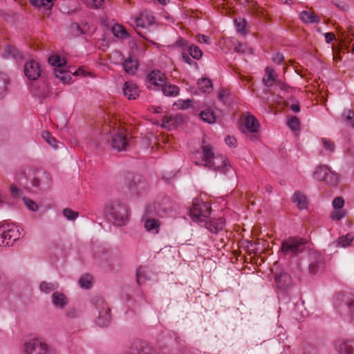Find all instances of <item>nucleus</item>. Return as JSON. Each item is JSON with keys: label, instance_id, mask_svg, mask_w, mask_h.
<instances>
[{"label": "nucleus", "instance_id": "cd10ccee", "mask_svg": "<svg viewBox=\"0 0 354 354\" xmlns=\"http://www.w3.org/2000/svg\"><path fill=\"white\" fill-rule=\"evenodd\" d=\"M300 19L306 24H314L319 21V17L317 15L306 10L301 12Z\"/></svg>", "mask_w": 354, "mask_h": 354}, {"label": "nucleus", "instance_id": "4c0bfd02", "mask_svg": "<svg viewBox=\"0 0 354 354\" xmlns=\"http://www.w3.org/2000/svg\"><path fill=\"white\" fill-rule=\"evenodd\" d=\"M145 268L140 266L136 271V281L139 285L142 284L148 279Z\"/></svg>", "mask_w": 354, "mask_h": 354}, {"label": "nucleus", "instance_id": "7c9ffc66", "mask_svg": "<svg viewBox=\"0 0 354 354\" xmlns=\"http://www.w3.org/2000/svg\"><path fill=\"white\" fill-rule=\"evenodd\" d=\"M341 119L347 125L354 129V111L351 109H344L341 114Z\"/></svg>", "mask_w": 354, "mask_h": 354}, {"label": "nucleus", "instance_id": "338daca9", "mask_svg": "<svg viewBox=\"0 0 354 354\" xmlns=\"http://www.w3.org/2000/svg\"><path fill=\"white\" fill-rule=\"evenodd\" d=\"M290 108L295 113H298L300 111V107H299V103L291 104Z\"/></svg>", "mask_w": 354, "mask_h": 354}, {"label": "nucleus", "instance_id": "052dcab7", "mask_svg": "<svg viewBox=\"0 0 354 354\" xmlns=\"http://www.w3.org/2000/svg\"><path fill=\"white\" fill-rule=\"evenodd\" d=\"M344 216V214L342 213L339 211L334 212L332 214V218L334 220H340Z\"/></svg>", "mask_w": 354, "mask_h": 354}, {"label": "nucleus", "instance_id": "bb28decb", "mask_svg": "<svg viewBox=\"0 0 354 354\" xmlns=\"http://www.w3.org/2000/svg\"><path fill=\"white\" fill-rule=\"evenodd\" d=\"M53 304L56 306L61 308H64L67 303V298L66 296L61 292H55L52 295Z\"/></svg>", "mask_w": 354, "mask_h": 354}, {"label": "nucleus", "instance_id": "f3484780", "mask_svg": "<svg viewBox=\"0 0 354 354\" xmlns=\"http://www.w3.org/2000/svg\"><path fill=\"white\" fill-rule=\"evenodd\" d=\"M324 259L322 255L318 253H312L310 254V263L308 271L311 274H316L323 267Z\"/></svg>", "mask_w": 354, "mask_h": 354}, {"label": "nucleus", "instance_id": "b1692460", "mask_svg": "<svg viewBox=\"0 0 354 354\" xmlns=\"http://www.w3.org/2000/svg\"><path fill=\"white\" fill-rule=\"evenodd\" d=\"M292 202L296 203L299 209H305L308 207V201L307 197L300 192H295L292 196Z\"/></svg>", "mask_w": 354, "mask_h": 354}, {"label": "nucleus", "instance_id": "423d86ee", "mask_svg": "<svg viewBox=\"0 0 354 354\" xmlns=\"http://www.w3.org/2000/svg\"><path fill=\"white\" fill-rule=\"evenodd\" d=\"M335 299V305L339 313H346L351 322H354V295L347 293L337 295Z\"/></svg>", "mask_w": 354, "mask_h": 354}, {"label": "nucleus", "instance_id": "6ab92c4d", "mask_svg": "<svg viewBox=\"0 0 354 354\" xmlns=\"http://www.w3.org/2000/svg\"><path fill=\"white\" fill-rule=\"evenodd\" d=\"M274 281L278 288L281 290L287 289L292 284V279L290 275L285 272H281L279 274H276Z\"/></svg>", "mask_w": 354, "mask_h": 354}, {"label": "nucleus", "instance_id": "a878e982", "mask_svg": "<svg viewBox=\"0 0 354 354\" xmlns=\"http://www.w3.org/2000/svg\"><path fill=\"white\" fill-rule=\"evenodd\" d=\"M225 223V219L223 218H218L206 223L205 225L206 228L211 232L217 234L218 232L223 230Z\"/></svg>", "mask_w": 354, "mask_h": 354}, {"label": "nucleus", "instance_id": "680f3d73", "mask_svg": "<svg viewBox=\"0 0 354 354\" xmlns=\"http://www.w3.org/2000/svg\"><path fill=\"white\" fill-rule=\"evenodd\" d=\"M246 49V46L243 44H239L237 46L234 47V51L237 53H245Z\"/></svg>", "mask_w": 354, "mask_h": 354}, {"label": "nucleus", "instance_id": "4468645a", "mask_svg": "<svg viewBox=\"0 0 354 354\" xmlns=\"http://www.w3.org/2000/svg\"><path fill=\"white\" fill-rule=\"evenodd\" d=\"M244 127L249 134L247 136L252 141L258 140V133L259 130V122L253 115H249L245 118Z\"/></svg>", "mask_w": 354, "mask_h": 354}, {"label": "nucleus", "instance_id": "e2e57ef3", "mask_svg": "<svg viewBox=\"0 0 354 354\" xmlns=\"http://www.w3.org/2000/svg\"><path fill=\"white\" fill-rule=\"evenodd\" d=\"M335 38V36L334 35V33L333 32H327L325 34V39H326V41L327 43H330L333 40H334Z\"/></svg>", "mask_w": 354, "mask_h": 354}, {"label": "nucleus", "instance_id": "bf43d9fd", "mask_svg": "<svg viewBox=\"0 0 354 354\" xmlns=\"http://www.w3.org/2000/svg\"><path fill=\"white\" fill-rule=\"evenodd\" d=\"M225 142L229 146H234L236 142V139L232 136H227L225 138Z\"/></svg>", "mask_w": 354, "mask_h": 354}, {"label": "nucleus", "instance_id": "2f4dec72", "mask_svg": "<svg viewBox=\"0 0 354 354\" xmlns=\"http://www.w3.org/2000/svg\"><path fill=\"white\" fill-rule=\"evenodd\" d=\"M179 121H183V115H166L162 119V126L165 127L174 126Z\"/></svg>", "mask_w": 354, "mask_h": 354}, {"label": "nucleus", "instance_id": "4d7b16f0", "mask_svg": "<svg viewBox=\"0 0 354 354\" xmlns=\"http://www.w3.org/2000/svg\"><path fill=\"white\" fill-rule=\"evenodd\" d=\"M182 59L185 62L189 65H192V64H197V63L194 62L186 53H182Z\"/></svg>", "mask_w": 354, "mask_h": 354}, {"label": "nucleus", "instance_id": "5fc2aeb1", "mask_svg": "<svg viewBox=\"0 0 354 354\" xmlns=\"http://www.w3.org/2000/svg\"><path fill=\"white\" fill-rule=\"evenodd\" d=\"M176 46L180 48L188 47V41L183 38H179L175 43Z\"/></svg>", "mask_w": 354, "mask_h": 354}, {"label": "nucleus", "instance_id": "6e6552de", "mask_svg": "<svg viewBox=\"0 0 354 354\" xmlns=\"http://www.w3.org/2000/svg\"><path fill=\"white\" fill-rule=\"evenodd\" d=\"M20 232L17 226L2 225L0 227V246H9L19 239Z\"/></svg>", "mask_w": 354, "mask_h": 354}, {"label": "nucleus", "instance_id": "8fccbe9b", "mask_svg": "<svg viewBox=\"0 0 354 354\" xmlns=\"http://www.w3.org/2000/svg\"><path fill=\"white\" fill-rule=\"evenodd\" d=\"M23 201L29 209L32 211H36L37 209L38 206L32 200L24 197Z\"/></svg>", "mask_w": 354, "mask_h": 354}, {"label": "nucleus", "instance_id": "9b49d317", "mask_svg": "<svg viewBox=\"0 0 354 354\" xmlns=\"http://www.w3.org/2000/svg\"><path fill=\"white\" fill-rule=\"evenodd\" d=\"M153 207L156 214L161 217L169 215L176 209V204L168 196L158 198Z\"/></svg>", "mask_w": 354, "mask_h": 354}, {"label": "nucleus", "instance_id": "ddd939ff", "mask_svg": "<svg viewBox=\"0 0 354 354\" xmlns=\"http://www.w3.org/2000/svg\"><path fill=\"white\" fill-rule=\"evenodd\" d=\"M30 182L33 187L41 191H46L51 187V177L45 171H35Z\"/></svg>", "mask_w": 354, "mask_h": 354}, {"label": "nucleus", "instance_id": "69168bd1", "mask_svg": "<svg viewBox=\"0 0 354 354\" xmlns=\"http://www.w3.org/2000/svg\"><path fill=\"white\" fill-rule=\"evenodd\" d=\"M274 84H276L277 86H279V88L281 90H286L288 88L287 84L279 80H277V81Z\"/></svg>", "mask_w": 354, "mask_h": 354}, {"label": "nucleus", "instance_id": "f257e3e1", "mask_svg": "<svg viewBox=\"0 0 354 354\" xmlns=\"http://www.w3.org/2000/svg\"><path fill=\"white\" fill-rule=\"evenodd\" d=\"M203 156L200 162H195L197 165H203L209 169L225 174L231 169L227 158L214 152L213 147L203 141L201 147Z\"/></svg>", "mask_w": 354, "mask_h": 354}, {"label": "nucleus", "instance_id": "1a4fd4ad", "mask_svg": "<svg viewBox=\"0 0 354 354\" xmlns=\"http://www.w3.org/2000/svg\"><path fill=\"white\" fill-rule=\"evenodd\" d=\"M211 213V207L207 203L196 201L193 202L192 207L190 209V216L194 221H205Z\"/></svg>", "mask_w": 354, "mask_h": 354}, {"label": "nucleus", "instance_id": "7ed1b4c3", "mask_svg": "<svg viewBox=\"0 0 354 354\" xmlns=\"http://www.w3.org/2000/svg\"><path fill=\"white\" fill-rule=\"evenodd\" d=\"M104 212L107 218L115 225H124L129 220L128 207L120 201L109 203L105 207Z\"/></svg>", "mask_w": 354, "mask_h": 354}, {"label": "nucleus", "instance_id": "f03ea898", "mask_svg": "<svg viewBox=\"0 0 354 354\" xmlns=\"http://www.w3.org/2000/svg\"><path fill=\"white\" fill-rule=\"evenodd\" d=\"M147 81L149 88H151L152 86L156 89L161 88L162 93L166 96H176L179 93L180 89L178 86L167 84L165 73L159 70H153L149 73L147 77Z\"/></svg>", "mask_w": 354, "mask_h": 354}, {"label": "nucleus", "instance_id": "864d4df0", "mask_svg": "<svg viewBox=\"0 0 354 354\" xmlns=\"http://www.w3.org/2000/svg\"><path fill=\"white\" fill-rule=\"evenodd\" d=\"M272 59L274 63L280 64L283 61L284 57L283 54L280 53H276L273 55Z\"/></svg>", "mask_w": 354, "mask_h": 354}, {"label": "nucleus", "instance_id": "2eb2a0df", "mask_svg": "<svg viewBox=\"0 0 354 354\" xmlns=\"http://www.w3.org/2000/svg\"><path fill=\"white\" fill-rule=\"evenodd\" d=\"M24 74L29 80H37L41 74L39 64L35 60L26 62L24 66Z\"/></svg>", "mask_w": 354, "mask_h": 354}, {"label": "nucleus", "instance_id": "5701e85b", "mask_svg": "<svg viewBox=\"0 0 354 354\" xmlns=\"http://www.w3.org/2000/svg\"><path fill=\"white\" fill-rule=\"evenodd\" d=\"M278 80V75L271 67L267 66L265 69V75L263 78V84L267 87H271Z\"/></svg>", "mask_w": 354, "mask_h": 354}, {"label": "nucleus", "instance_id": "de8ad7c7", "mask_svg": "<svg viewBox=\"0 0 354 354\" xmlns=\"http://www.w3.org/2000/svg\"><path fill=\"white\" fill-rule=\"evenodd\" d=\"M321 141L326 150L328 151L329 152H333L335 151V145L333 141L326 138H322Z\"/></svg>", "mask_w": 354, "mask_h": 354}, {"label": "nucleus", "instance_id": "f8f14e48", "mask_svg": "<svg viewBox=\"0 0 354 354\" xmlns=\"http://www.w3.org/2000/svg\"><path fill=\"white\" fill-rule=\"evenodd\" d=\"M95 305L98 310V317L97 324L100 326H106L111 321V309L105 301L101 297L95 299Z\"/></svg>", "mask_w": 354, "mask_h": 354}, {"label": "nucleus", "instance_id": "774afa93", "mask_svg": "<svg viewBox=\"0 0 354 354\" xmlns=\"http://www.w3.org/2000/svg\"><path fill=\"white\" fill-rule=\"evenodd\" d=\"M198 41L201 43H208L209 37L204 35H198Z\"/></svg>", "mask_w": 354, "mask_h": 354}, {"label": "nucleus", "instance_id": "a19ab883", "mask_svg": "<svg viewBox=\"0 0 354 354\" xmlns=\"http://www.w3.org/2000/svg\"><path fill=\"white\" fill-rule=\"evenodd\" d=\"M189 55L195 59H199L203 55L202 50L196 45L192 44L188 46Z\"/></svg>", "mask_w": 354, "mask_h": 354}, {"label": "nucleus", "instance_id": "58836bf2", "mask_svg": "<svg viewBox=\"0 0 354 354\" xmlns=\"http://www.w3.org/2000/svg\"><path fill=\"white\" fill-rule=\"evenodd\" d=\"M48 62L52 66H57V68H62L66 64V61L57 55L50 56L48 58Z\"/></svg>", "mask_w": 354, "mask_h": 354}, {"label": "nucleus", "instance_id": "c85d7f7f", "mask_svg": "<svg viewBox=\"0 0 354 354\" xmlns=\"http://www.w3.org/2000/svg\"><path fill=\"white\" fill-rule=\"evenodd\" d=\"M111 31L113 35L118 38L126 39L129 37V34L126 28L122 25H120L118 24H115L112 27Z\"/></svg>", "mask_w": 354, "mask_h": 354}, {"label": "nucleus", "instance_id": "f704fd0d", "mask_svg": "<svg viewBox=\"0 0 354 354\" xmlns=\"http://www.w3.org/2000/svg\"><path fill=\"white\" fill-rule=\"evenodd\" d=\"M59 287V284L57 282H46V281H42L40 283L39 288L41 291L49 294L50 292L55 290Z\"/></svg>", "mask_w": 354, "mask_h": 354}, {"label": "nucleus", "instance_id": "72a5a7b5", "mask_svg": "<svg viewBox=\"0 0 354 354\" xmlns=\"http://www.w3.org/2000/svg\"><path fill=\"white\" fill-rule=\"evenodd\" d=\"M200 117L202 120L209 124H213L216 122L214 113L210 109H205L201 112Z\"/></svg>", "mask_w": 354, "mask_h": 354}, {"label": "nucleus", "instance_id": "20e7f679", "mask_svg": "<svg viewBox=\"0 0 354 354\" xmlns=\"http://www.w3.org/2000/svg\"><path fill=\"white\" fill-rule=\"evenodd\" d=\"M308 241L299 236H289L281 242V252L284 255L297 256L306 249Z\"/></svg>", "mask_w": 354, "mask_h": 354}, {"label": "nucleus", "instance_id": "c756f323", "mask_svg": "<svg viewBox=\"0 0 354 354\" xmlns=\"http://www.w3.org/2000/svg\"><path fill=\"white\" fill-rule=\"evenodd\" d=\"M160 225V221L155 218L147 219L145 223L146 230L156 234L158 232Z\"/></svg>", "mask_w": 354, "mask_h": 354}, {"label": "nucleus", "instance_id": "0e129e2a", "mask_svg": "<svg viewBox=\"0 0 354 354\" xmlns=\"http://www.w3.org/2000/svg\"><path fill=\"white\" fill-rule=\"evenodd\" d=\"M333 4L337 6V8H339L341 10H344L348 8V6L344 3V2H334Z\"/></svg>", "mask_w": 354, "mask_h": 354}, {"label": "nucleus", "instance_id": "0eeeda50", "mask_svg": "<svg viewBox=\"0 0 354 354\" xmlns=\"http://www.w3.org/2000/svg\"><path fill=\"white\" fill-rule=\"evenodd\" d=\"M124 184L131 194H140L147 187V182L144 178L131 173L125 176Z\"/></svg>", "mask_w": 354, "mask_h": 354}, {"label": "nucleus", "instance_id": "3c124183", "mask_svg": "<svg viewBox=\"0 0 354 354\" xmlns=\"http://www.w3.org/2000/svg\"><path fill=\"white\" fill-rule=\"evenodd\" d=\"M344 205V201L342 197H336L333 201V206L334 209H337L342 208Z\"/></svg>", "mask_w": 354, "mask_h": 354}, {"label": "nucleus", "instance_id": "09e8293b", "mask_svg": "<svg viewBox=\"0 0 354 354\" xmlns=\"http://www.w3.org/2000/svg\"><path fill=\"white\" fill-rule=\"evenodd\" d=\"M64 216L68 219L71 221L75 220L78 216V212L72 210L70 208H66L63 211Z\"/></svg>", "mask_w": 354, "mask_h": 354}, {"label": "nucleus", "instance_id": "a211bd4d", "mask_svg": "<svg viewBox=\"0 0 354 354\" xmlns=\"http://www.w3.org/2000/svg\"><path fill=\"white\" fill-rule=\"evenodd\" d=\"M116 54L119 57H121V61L123 62V68L125 71V72L131 75L135 74L138 68V61L133 59L131 56H129L127 59H125L124 57L120 52H116Z\"/></svg>", "mask_w": 354, "mask_h": 354}, {"label": "nucleus", "instance_id": "39448f33", "mask_svg": "<svg viewBox=\"0 0 354 354\" xmlns=\"http://www.w3.org/2000/svg\"><path fill=\"white\" fill-rule=\"evenodd\" d=\"M26 354H57L56 350L41 339H30L24 344Z\"/></svg>", "mask_w": 354, "mask_h": 354}, {"label": "nucleus", "instance_id": "603ef678", "mask_svg": "<svg viewBox=\"0 0 354 354\" xmlns=\"http://www.w3.org/2000/svg\"><path fill=\"white\" fill-rule=\"evenodd\" d=\"M10 192L13 198H19L21 195V191L15 185H12Z\"/></svg>", "mask_w": 354, "mask_h": 354}, {"label": "nucleus", "instance_id": "13d9d810", "mask_svg": "<svg viewBox=\"0 0 354 354\" xmlns=\"http://www.w3.org/2000/svg\"><path fill=\"white\" fill-rule=\"evenodd\" d=\"M104 0H93L91 8H101L102 7Z\"/></svg>", "mask_w": 354, "mask_h": 354}, {"label": "nucleus", "instance_id": "aec40b11", "mask_svg": "<svg viewBox=\"0 0 354 354\" xmlns=\"http://www.w3.org/2000/svg\"><path fill=\"white\" fill-rule=\"evenodd\" d=\"M135 23L136 26L140 28H147L154 23V17L147 11L142 12L140 15L136 18Z\"/></svg>", "mask_w": 354, "mask_h": 354}, {"label": "nucleus", "instance_id": "412c9836", "mask_svg": "<svg viewBox=\"0 0 354 354\" xmlns=\"http://www.w3.org/2000/svg\"><path fill=\"white\" fill-rule=\"evenodd\" d=\"M123 93L129 100H135L139 95V89L133 82H126L123 86Z\"/></svg>", "mask_w": 354, "mask_h": 354}, {"label": "nucleus", "instance_id": "49530a36", "mask_svg": "<svg viewBox=\"0 0 354 354\" xmlns=\"http://www.w3.org/2000/svg\"><path fill=\"white\" fill-rule=\"evenodd\" d=\"M42 138L53 148L57 147V140L51 136L48 131H44L41 134Z\"/></svg>", "mask_w": 354, "mask_h": 354}, {"label": "nucleus", "instance_id": "4be33fe9", "mask_svg": "<svg viewBox=\"0 0 354 354\" xmlns=\"http://www.w3.org/2000/svg\"><path fill=\"white\" fill-rule=\"evenodd\" d=\"M351 341L346 339L338 340L335 343V348L339 354H353L354 347Z\"/></svg>", "mask_w": 354, "mask_h": 354}, {"label": "nucleus", "instance_id": "473e14b6", "mask_svg": "<svg viewBox=\"0 0 354 354\" xmlns=\"http://www.w3.org/2000/svg\"><path fill=\"white\" fill-rule=\"evenodd\" d=\"M198 88L203 93H210L212 90V81L208 78H201L198 81Z\"/></svg>", "mask_w": 354, "mask_h": 354}, {"label": "nucleus", "instance_id": "6e6d98bb", "mask_svg": "<svg viewBox=\"0 0 354 354\" xmlns=\"http://www.w3.org/2000/svg\"><path fill=\"white\" fill-rule=\"evenodd\" d=\"M66 315L70 318H74L77 316V311L75 308H68L66 311Z\"/></svg>", "mask_w": 354, "mask_h": 354}, {"label": "nucleus", "instance_id": "c9c22d12", "mask_svg": "<svg viewBox=\"0 0 354 354\" xmlns=\"http://www.w3.org/2000/svg\"><path fill=\"white\" fill-rule=\"evenodd\" d=\"M54 75L64 83H68L71 79V75L62 68H55Z\"/></svg>", "mask_w": 354, "mask_h": 354}, {"label": "nucleus", "instance_id": "393cba45", "mask_svg": "<svg viewBox=\"0 0 354 354\" xmlns=\"http://www.w3.org/2000/svg\"><path fill=\"white\" fill-rule=\"evenodd\" d=\"M2 57L5 59L12 58L16 59L17 61L21 60L23 59L22 53L15 46L12 45H9L5 49L3 53H2Z\"/></svg>", "mask_w": 354, "mask_h": 354}, {"label": "nucleus", "instance_id": "a18cd8bd", "mask_svg": "<svg viewBox=\"0 0 354 354\" xmlns=\"http://www.w3.org/2000/svg\"><path fill=\"white\" fill-rule=\"evenodd\" d=\"M288 127L292 131H297L299 129L300 122L297 117L291 116L287 122Z\"/></svg>", "mask_w": 354, "mask_h": 354}, {"label": "nucleus", "instance_id": "ea45409f", "mask_svg": "<svg viewBox=\"0 0 354 354\" xmlns=\"http://www.w3.org/2000/svg\"><path fill=\"white\" fill-rule=\"evenodd\" d=\"M32 6L40 8L44 7L46 10H50L53 5V0H30Z\"/></svg>", "mask_w": 354, "mask_h": 354}, {"label": "nucleus", "instance_id": "c03bdc74", "mask_svg": "<svg viewBox=\"0 0 354 354\" xmlns=\"http://www.w3.org/2000/svg\"><path fill=\"white\" fill-rule=\"evenodd\" d=\"M234 23L236 24V30L239 32H240L242 35H244L246 33V25L247 21L244 19H236L234 21Z\"/></svg>", "mask_w": 354, "mask_h": 354}, {"label": "nucleus", "instance_id": "37998d69", "mask_svg": "<svg viewBox=\"0 0 354 354\" xmlns=\"http://www.w3.org/2000/svg\"><path fill=\"white\" fill-rule=\"evenodd\" d=\"M92 277L89 274H86L80 277L79 283L82 288L88 289L91 287Z\"/></svg>", "mask_w": 354, "mask_h": 354}, {"label": "nucleus", "instance_id": "e433bc0d", "mask_svg": "<svg viewBox=\"0 0 354 354\" xmlns=\"http://www.w3.org/2000/svg\"><path fill=\"white\" fill-rule=\"evenodd\" d=\"M9 84V78L5 73H0V97H3L7 92V86Z\"/></svg>", "mask_w": 354, "mask_h": 354}, {"label": "nucleus", "instance_id": "dca6fc26", "mask_svg": "<svg viewBox=\"0 0 354 354\" xmlns=\"http://www.w3.org/2000/svg\"><path fill=\"white\" fill-rule=\"evenodd\" d=\"M129 143L130 140L127 138V135L122 131L115 133L111 139V146L118 151L126 150Z\"/></svg>", "mask_w": 354, "mask_h": 354}, {"label": "nucleus", "instance_id": "9d476101", "mask_svg": "<svg viewBox=\"0 0 354 354\" xmlns=\"http://www.w3.org/2000/svg\"><path fill=\"white\" fill-rule=\"evenodd\" d=\"M313 176L315 179L322 180L332 187L336 186L339 180L337 174L326 165L318 167L314 171Z\"/></svg>", "mask_w": 354, "mask_h": 354}, {"label": "nucleus", "instance_id": "79ce46f5", "mask_svg": "<svg viewBox=\"0 0 354 354\" xmlns=\"http://www.w3.org/2000/svg\"><path fill=\"white\" fill-rule=\"evenodd\" d=\"M353 240V235L348 234L346 236H342L336 241L337 245H341L342 247L348 246Z\"/></svg>", "mask_w": 354, "mask_h": 354}]
</instances>
